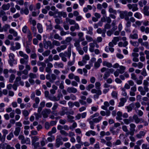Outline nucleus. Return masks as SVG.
I'll return each instance as SVG.
<instances>
[{
  "label": "nucleus",
  "instance_id": "f257e3e1",
  "mask_svg": "<svg viewBox=\"0 0 149 149\" xmlns=\"http://www.w3.org/2000/svg\"><path fill=\"white\" fill-rule=\"evenodd\" d=\"M133 13L131 11L128 12L126 10L121 11L120 13V17L122 19H124L125 20H129V17H132Z\"/></svg>",
  "mask_w": 149,
  "mask_h": 149
},
{
  "label": "nucleus",
  "instance_id": "f03ea898",
  "mask_svg": "<svg viewBox=\"0 0 149 149\" xmlns=\"http://www.w3.org/2000/svg\"><path fill=\"white\" fill-rule=\"evenodd\" d=\"M19 53L20 56L23 58L20 59V63L21 64L27 63L29 60V56L22 51H19Z\"/></svg>",
  "mask_w": 149,
  "mask_h": 149
},
{
  "label": "nucleus",
  "instance_id": "7ed1b4c3",
  "mask_svg": "<svg viewBox=\"0 0 149 149\" xmlns=\"http://www.w3.org/2000/svg\"><path fill=\"white\" fill-rule=\"evenodd\" d=\"M43 45L44 47L46 49L49 48L50 49L53 48L52 42L50 41H44Z\"/></svg>",
  "mask_w": 149,
  "mask_h": 149
},
{
  "label": "nucleus",
  "instance_id": "20e7f679",
  "mask_svg": "<svg viewBox=\"0 0 149 149\" xmlns=\"http://www.w3.org/2000/svg\"><path fill=\"white\" fill-rule=\"evenodd\" d=\"M63 143L62 141V138L60 137H57L56 140L55 146L56 148H59L60 145L63 144Z\"/></svg>",
  "mask_w": 149,
  "mask_h": 149
},
{
  "label": "nucleus",
  "instance_id": "39448f33",
  "mask_svg": "<svg viewBox=\"0 0 149 149\" xmlns=\"http://www.w3.org/2000/svg\"><path fill=\"white\" fill-rule=\"evenodd\" d=\"M51 112L50 109H44L42 112V114L44 118H47Z\"/></svg>",
  "mask_w": 149,
  "mask_h": 149
},
{
  "label": "nucleus",
  "instance_id": "423d86ee",
  "mask_svg": "<svg viewBox=\"0 0 149 149\" xmlns=\"http://www.w3.org/2000/svg\"><path fill=\"white\" fill-rule=\"evenodd\" d=\"M120 102L118 103V107H120L123 106L125 102L127 101L126 99L125 98H121L120 99Z\"/></svg>",
  "mask_w": 149,
  "mask_h": 149
},
{
  "label": "nucleus",
  "instance_id": "0eeeda50",
  "mask_svg": "<svg viewBox=\"0 0 149 149\" xmlns=\"http://www.w3.org/2000/svg\"><path fill=\"white\" fill-rule=\"evenodd\" d=\"M45 101H43L41 102L40 104V106L38 107V112H41L42 111V108L45 107Z\"/></svg>",
  "mask_w": 149,
  "mask_h": 149
},
{
  "label": "nucleus",
  "instance_id": "6e6552de",
  "mask_svg": "<svg viewBox=\"0 0 149 149\" xmlns=\"http://www.w3.org/2000/svg\"><path fill=\"white\" fill-rule=\"evenodd\" d=\"M100 114L102 116H106L107 117L109 116L111 114V112L108 110H106V111H100Z\"/></svg>",
  "mask_w": 149,
  "mask_h": 149
},
{
  "label": "nucleus",
  "instance_id": "1a4fd4ad",
  "mask_svg": "<svg viewBox=\"0 0 149 149\" xmlns=\"http://www.w3.org/2000/svg\"><path fill=\"white\" fill-rule=\"evenodd\" d=\"M91 92L92 93L101 95L102 92L100 89L93 88L91 90Z\"/></svg>",
  "mask_w": 149,
  "mask_h": 149
},
{
  "label": "nucleus",
  "instance_id": "9d476101",
  "mask_svg": "<svg viewBox=\"0 0 149 149\" xmlns=\"http://www.w3.org/2000/svg\"><path fill=\"white\" fill-rule=\"evenodd\" d=\"M134 106V103H132L130 104L129 105L125 106V108L127 109V111L128 112H130L132 111Z\"/></svg>",
  "mask_w": 149,
  "mask_h": 149
},
{
  "label": "nucleus",
  "instance_id": "9b49d317",
  "mask_svg": "<svg viewBox=\"0 0 149 149\" xmlns=\"http://www.w3.org/2000/svg\"><path fill=\"white\" fill-rule=\"evenodd\" d=\"M67 91L69 93H75L77 91L76 88L73 87H69L67 89Z\"/></svg>",
  "mask_w": 149,
  "mask_h": 149
},
{
  "label": "nucleus",
  "instance_id": "f8f14e48",
  "mask_svg": "<svg viewBox=\"0 0 149 149\" xmlns=\"http://www.w3.org/2000/svg\"><path fill=\"white\" fill-rule=\"evenodd\" d=\"M133 118L134 120L135 123L136 124H138L141 122L142 120V118H139L138 116L136 114L133 116Z\"/></svg>",
  "mask_w": 149,
  "mask_h": 149
},
{
  "label": "nucleus",
  "instance_id": "ddd939ff",
  "mask_svg": "<svg viewBox=\"0 0 149 149\" xmlns=\"http://www.w3.org/2000/svg\"><path fill=\"white\" fill-rule=\"evenodd\" d=\"M102 60L100 58L98 59L97 62L95 63L94 67L95 68L97 69L100 66V64L102 62Z\"/></svg>",
  "mask_w": 149,
  "mask_h": 149
},
{
  "label": "nucleus",
  "instance_id": "4468645a",
  "mask_svg": "<svg viewBox=\"0 0 149 149\" xmlns=\"http://www.w3.org/2000/svg\"><path fill=\"white\" fill-rule=\"evenodd\" d=\"M109 102L107 101H105L104 102V105L101 107V108L104 110H107L108 107L109 106Z\"/></svg>",
  "mask_w": 149,
  "mask_h": 149
},
{
  "label": "nucleus",
  "instance_id": "2eb2a0df",
  "mask_svg": "<svg viewBox=\"0 0 149 149\" xmlns=\"http://www.w3.org/2000/svg\"><path fill=\"white\" fill-rule=\"evenodd\" d=\"M89 51L91 52H94L95 47V41L93 40V43H90L89 44Z\"/></svg>",
  "mask_w": 149,
  "mask_h": 149
},
{
  "label": "nucleus",
  "instance_id": "dca6fc26",
  "mask_svg": "<svg viewBox=\"0 0 149 149\" xmlns=\"http://www.w3.org/2000/svg\"><path fill=\"white\" fill-rule=\"evenodd\" d=\"M29 11L28 8H22L21 9L20 11V13L22 14H24L26 15H27L29 13Z\"/></svg>",
  "mask_w": 149,
  "mask_h": 149
},
{
  "label": "nucleus",
  "instance_id": "f3484780",
  "mask_svg": "<svg viewBox=\"0 0 149 149\" xmlns=\"http://www.w3.org/2000/svg\"><path fill=\"white\" fill-rule=\"evenodd\" d=\"M67 46L66 45H63L56 48V50L58 52H60L62 50H63L67 48Z\"/></svg>",
  "mask_w": 149,
  "mask_h": 149
},
{
  "label": "nucleus",
  "instance_id": "a211bd4d",
  "mask_svg": "<svg viewBox=\"0 0 149 149\" xmlns=\"http://www.w3.org/2000/svg\"><path fill=\"white\" fill-rule=\"evenodd\" d=\"M124 123L126 125H128L131 122H133V120L131 117H129V119H124L123 120Z\"/></svg>",
  "mask_w": 149,
  "mask_h": 149
},
{
  "label": "nucleus",
  "instance_id": "6ab92c4d",
  "mask_svg": "<svg viewBox=\"0 0 149 149\" xmlns=\"http://www.w3.org/2000/svg\"><path fill=\"white\" fill-rule=\"evenodd\" d=\"M22 144H24L26 143V144H31V141L30 139L29 138H27L26 139L25 138L21 141Z\"/></svg>",
  "mask_w": 149,
  "mask_h": 149
},
{
  "label": "nucleus",
  "instance_id": "aec40b11",
  "mask_svg": "<svg viewBox=\"0 0 149 149\" xmlns=\"http://www.w3.org/2000/svg\"><path fill=\"white\" fill-rule=\"evenodd\" d=\"M10 7V4L9 3H8L6 4H3L1 7L2 9L3 10H8Z\"/></svg>",
  "mask_w": 149,
  "mask_h": 149
},
{
  "label": "nucleus",
  "instance_id": "412c9836",
  "mask_svg": "<svg viewBox=\"0 0 149 149\" xmlns=\"http://www.w3.org/2000/svg\"><path fill=\"white\" fill-rule=\"evenodd\" d=\"M54 66L56 68L57 67L63 68L64 67L63 64L61 62L58 63L56 62L54 64Z\"/></svg>",
  "mask_w": 149,
  "mask_h": 149
},
{
  "label": "nucleus",
  "instance_id": "4be33fe9",
  "mask_svg": "<svg viewBox=\"0 0 149 149\" xmlns=\"http://www.w3.org/2000/svg\"><path fill=\"white\" fill-rule=\"evenodd\" d=\"M63 54H65V57H67L70 58L71 55V49L70 47L68 48L67 52H65Z\"/></svg>",
  "mask_w": 149,
  "mask_h": 149
},
{
  "label": "nucleus",
  "instance_id": "5701e85b",
  "mask_svg": "<svg viewBox=\"0 0 149 149\" xmlns=\"http://www.w3.org/2000/svg\"><path fill=\"white\" fill-rule=\"evenodd\" d=\"M2 149H14V148L11 147L9 145L7 144L6 143H4L3 144V146L2 147Z\"/></svg>",
  "mask_w": 149,
  "mask_h": 149
},
{
  "label": "nucleus",
  "instance_id": "b1692460",
  "mask_svg": "<svg viewBox=\"0 0 149 149\" xmlns=\"http://www.w3.org/2000/svg\"><path fill=\"white\" fill-rule=\"evenodd\" d=\"M96 133L95 132L90 130L87 132L86 133V135L87 136H89L91 135H92L93 136H95L96 135Z\"/></svg>",
  "mask_w": 149,
  "mask_h": 149
},
{
  "label": "nucleus",
  "instance_id": "393cba45",
  "mask_svg": "<svg viewBox=\"0 0 149 149\" xmlns=\"http://www.w3.org/2000/svg\"><path fill=\"white\" fill-rule=\"evenodd\" d=\"M119 69H118L120 72V74H122L124 73L126 69V67L123 65H120L119 66Z\"/></svg>",
  "mask_w": 149,
  "mask_h": 149
},
{
  "label": "nucleus",
  "instance_id": "a878e982",
  "mask_svg": "<svg viewBox=\"0 0 149 149\" xmlns=\"http://www.w3.org/2000/svg\"><path fill=\"white\" fill-rule=\"evenodd\" d=\"M102 64L104 66H106L109 68H110L112 67V65L111 63L106 61L103 62Z\"/></svg>",
  "mask_w": 149,
  "mask_h": 149
},
{
  "label": "nucleus",
  "instance_id": "bb28decb",
  "mask_svg": "<svg viewBox=\"0 0 149 149\" xmlns=\"http://www.w3.org/2000/svg\"><path fill=\"white\" fill-rule=\"evenodd\" d=\"M37 27L39 33H41L42 32V26L41 24L38 23L37 24Z\"/></svg>",
  "mask_w": 149,
  "mask_h": 149
},
{
  "label": "nucleus",
  "instance_id": "cd10ccee",
  "mask_svg": "<svg viewBox=\"0 0 149 149\" xmlns=\"http://www.w3.org/2000/svg\"><path fill=\"white\" fill-rule=\"evenodd\" d=\"M27 38L28 39L29 42H31L32 40L33 36L32 33L30 31H29V32L27 33Z\"/></svg>",
  "mask_w": 149,
  "mask_h": 149
},
{
  "label": "nucleus",
  "instance_id": "c85d7f7f",
  "mask_svg": "<svg viewBox=\"0 0 149 149\" xmlns=\"http://www.w3.org/2000/svg\"><path fill=\"white\" fill-rule=\"evenodd\" d=\"M102 116H100L97 118H93V120L95 123H98L102 120Z\"/></svg>",
  "mask_w": 149,
  "mask_h": 149
},
{
  "label": "nucleus",
  "instance_id": "c756f323",
  "mask_svg": "<svg viewBox=\"0 0 149 149\" xmlns=\"http://www.w3.org/2000/svg\"><path fill=\"white\" fill-rule=\"evenodd\" d=\"M138 90L141 94L142 95H145V92L144 91L143 88L141 86H139L138 88Z\"/></svg>",
  "mask_w": 149,
  "mask_h": 149
},
{
  "label": "nucleus",
  "instance_id": "7c9ffc66",
  "mask_svg": "<svg viewBox=\"0 0 149 149\" xmlns=\"http://www.w3.org/2000/svg\"><path fill=\"white\" fill-rule=\"evenodd\" d=\"M52 44L53 47L54 48L55 46H60L61 45L60 42L56 40H54L52 42Z\"/></svg>",
  "mask_w": 149,
  "mask_h": 149
},
{
  "label": "nucleus",
  "instance_id": "2f4dec72",
  "mask_svg": "<svg viewBox=\"0 0 149 149\" xmlns=\"http://www.w3.org/2000/svg\"><path fill=\"white\" fill-rule=\"evenodd\" d=\"M9 32L10 34H13L14 37H16L17 36V32L15 31L14 29H10Z\"/></svg>",
  "mask_w": 149,
  "mask_h": 149
},
{
  "label": "nucleus",
  "instance_id": "473e14b6",
  "mask_svg": "<svg viewBox=\"0 0 149 149\" xmlns=\"http://www.w3.org/2000/svg\"><path fill=\"white\" fill-rule=\"evenodd\" d=\"M68 121L70 123H73L74 122V120H73L74 118V116L70 115H68L67 116Z\"/></svg>",
  "mask_w": 149,
  "mask_h": 149
},
{
  "label": "nucleus",
  "instance_id": "72a5a7b5",
  "mask_svg": "<svg viewBox=\"0 0 149 149\" xmlns=\"http://www.w3.org/2000/svg\"><path fill=\"white\" fill-rule=\"evenodd\" d=\"M10 28V26L8 24H5L4 26L2 28L1 30H2V32L4 31L5 32H6L7 31L8 29Z\"/></svg>",
  "mask_w": 149,
  "mask_h": 149
},
{
  "label": "nucleus",
  "instance_id": "f704fd0d",
  "mask_svg": "<svg viewBox=\"0 0 149 149\" xmlns=\"http://www.w3.org/2000/svg\"><path fill=\"white\" fill-rule=\"evenodd\" d=\"M58 15L59 17H66L67 15L65 12L63 11L59 12L58 13Z\"/></svg>",
  "mask_w": 149,
  "mask_h": 149
},
{
  "label": "nucleus",
  "instance_id": "c9c22d12",
  "mask_svg": "<svg viewBox=\"0 0 149 149\" xmlns=\"http://www.w3.org/2000/svg\"><path fill=\"white\" fill-rule=\"evenodd\" d=\"M105 50L107 52H109V51L111 52H113L114 51V49L113 48L110 47L109 46H107L105 48Z\"/></svg>",
  "mask_w": 149,
  "mask_h": 149
},
{
  "label": "nucleus",
  "instance_id": "e433bc0d",
  "mask_svg": "<svg viewBox=\"0 0 149 149\" xmlns=\"http://www.w3.org/2000/svg\"><path fill=\"white\" fill-rule=\"evenodd\" d=\"M59 56L61 58L62 61L66 62L67 61V59L65 56V54L63 53H61L59 54Z\"/></svg>",
  "mask_w": 149,
  "mask_h": 149
},
{
  "label": "nucleus",
  "instance_id": "4c0bfd02",
  "mask_svg": "<svg viewBox=\"0 0 149 149\" xmlns=\"http://www.w3.org/2000/svg\"><path fill=\"white\" fill-rule=\"evenodd\" d=\"M120 38V37H114L113 39L112 40V41L113 42L115 45H116L117 44V42L119 41Z\"/></svg>",
  "mask_w": 149,
  "mask_h": 149
},
{
  "label": "nucleus",
  "instance_id": "58836bf2",
  "mask_svg": "<svg viewBox=\"0 0 149 149\" xmlns=\"http://www.w3.org/2000/svg\"><path fill=\"white\" fill-rule=\"evenodd\" d=\"M109 12L111 13H113L115 15L117 14V11L116 10H114L110 6L109 7Z\"/></svg>",
  "mask_w": 149,
  "mask_h": 149
},
{
  "label": "nucleus",
  "instance_id": "ea45409f",
  "mask_svg": "<svg viewBox=\"0 0 149 149\" xmlns=\"http://www.w3.org/2000/svg\"><path fill=\"white\" fill-rule=\"evenodd\" d=\"M62 110L60 111L59 113L60 115L61 116H64L65 114V111L67 110V107H63L62 108Z\"/></svg>",
  "mask_w": 149,
  "mask_h": 149
},
{
  "label": "nucleus",
  "instance_id": "a19ab883",
  "mask_svg": "<svg viewBox=\"0 0 149 149\" xmlns=\"http://www.w3.org/2000/svg\"><path fill=\"white\" fill-rule=\"evenodd\" d=\"M20 128L19 127H16L14 133L15 135L16 136H18L20 131Z\"/></svg>",
  "mask_w": 149,
  "mask_h": 149
},
{
  "label": "nucleus",
  "instance_id": "79ce46f5",
  "mask_svg": "<svg viewBox=\"0 0 149 149\" xmlns=\"http://www.w3.org/2000/svg\"><path fill=\"white\" fill-rule=\"evenodd\" d=\"M22 32L25 33H27L29 32V31H30L28 27L26 26H25L22 29Z\"/></svg>",
  "mask_w": 149,
  "mask_h": 149
},
{
  "label": "nucleus",
  "instance_id": "37998d69",
  "mask_svg": "<svg viewBox=\"0 0 149 149\" xmlns=\"http://www.w3.org/2000/svg\"><path fill=\"white\" fill-rule=\"evenodd\" d=\"M51 80H50V82L52 83L56 79V76L54 74H51Z\"/></svg>",
  "mask_w": 149,
  "mask_h": 149
},
{
  "label": "nucleus",
  "instance_id": "c03bdc74",
  "mask_svg": "<svg viewBox=\"0 0 149 149\" xmlns=\"http://www.w3.org/2000/svg\"><path fill=\"white\" fill-rule=\"evenodd\" d=\"M134 105L135 106L134 108V109L136 111L138 110V109L140 107L141 105L139 102H136L135 103Z\"/></svg>",
  "mask_w": 149,
  "mask_h": 149
},
{
  "label": "nucleus",
  "instance_id": "a18cd8bd",
  "mask_svg": "<svg viewBox=\"0 0 149 149\" xmlns=\"http://www.w3.org/2000/svg\"><path fill=\"white\" fill-rule=\"evenodd\" d=\"M134 16L136 18L139 19H141L142 17V15L139 12H136L134 15Z\"/></svg>",
  "mask_w": 149,
  "mask_h": 149
},
{
  "label": "nucleus",
  "instance_id": "49530a36",
  "mask_svg": "<svg viewBox=\"0 0 149 149\" xmlns=\"http://www.w3.org/2000/svg\"><path fill=\"white\" fill-rule=\"evenodd\" d=\"M66 20L67 22H69L70 24V25L74 24L76 23L75 20L73 19H70L68 18H66Z\"/></svg>",
  "mask_w": 149,
  "mask_h": 149
},
{
  "label": "nucleus",
  "instance_id": "de8ad7c7",
  "mask_svg": "<svg viewBox=\"0 0 149 149\" xmlns=\"http://www.w3.org/2000/svg\"><path fill=\"white\" fill-rule=\"evenodd\" d=\"M130 131H135V128L136 127V126L134 124L132 123H131L130 125Z\"/></svg>",
  "mask_w": 149,
  "mask_h": 149
},
{
  "label": "nucleus",
  "instance_id": "09e8293b",
  "mask_svg": "<svg viewBox=\"0 0 149 149\" xmlns=\"http://www.w3.org/2000/svg\"><path fill=\"white\" fill-rule=\"evenodd\" d=\"M130 37L132 39H137L138 38V35L137 33L130 34Z\"/></svg>",
  "mask_w": 149,
  "mask_h": 149
},
{
  "label": "nucleus",
  "instance_id": "8fccbe9b",
  "mask_svg": "<svg viewBox=\"0 0 149 149\" xmlns=\"http://www.w3.org/2000/svg\"><path fill=\"white\" fill-rule=\"evenodd\" d=\"M110 76V72L109 71L106 72L103 76V78L104 79H107Z\"/></svg>",
  "mask_w": 149,
  "mask_h": 149
},
{
  "label": "nucleus",
  "instance_id": "3c124183",
  "mask_svg": "<svg viewBox=\"0 0 149 149\" xmlns=\"http://www.w3.org/2000/svg\"><path fill=\"white\" fill-rule=\"evenodd\" d=\"M132 10L133 12H134L138 10L139 8H138L137 4H132Z\"/></svg>",
  "mask_w": 149,
  "mask_h": 149
},
{
  "label": "nucleus",
  "instance_id": "603ef678",
  "mask_svg": "<svg viewBox=\"0 0 149 149\" xmlns=\"http://www.w3.org/2000/svg\"><path fill=\"white\" fill-rule=\"evenodd\" d=\"M50 52L49 50H47L42 53V55L44 56H47L50 54Z\"/></svg>",
  "mask_w": 149,
  "mask_h": 149
},
{
  "label": "nucleus",
  "instance_id": "864d4df0",
  "mask_svg": "<svg viewBox=\"0 0 149 149\" xmlns=\"http://www.w3.org/2000/svg\"><path fill=\"white\" fill-rule=\"evenodd\" d=\"M15 78V76L13 74H11L10 77L9 82L10 83H13Z\"/></svg>",
  "mask_w": 149,
  "mask_h": 149
},
{
  "label": "nucleus",
  "instance_id": "5fc2aeb1",
  "mask_svg": "<svg viewBox=\"0 0 149 149\" xmlns=\"http://www.w3.org/2000/svg\"><path fill=\"white\" fill-rule=\"evenodd\" d=\"M29 78L32 79L36 78L37 77L36 74L32 72H31L29 74Z\"/></svg>",
  "mask_w": 149,
  "mask_h": 149
},
{
  "label": "nucleus",
  "instance_id": "6e6d98bb",
  "mask_svg": "<svg viewBox=\"0 0 149 149\" xmlns=\"http://www.w3.org/2000/svg\"><path fill=\"white\" fill-rule=\"evenodd\" d=\"M90 59V57L88 55L86 54L83 57L82 60L84 61H86Z\"/></svg>",
  "mask_w": 149,
  "mask_h": 149
},
{
  "label": "nucleus",
  "instance_id": "4d7b16f0",
  "mask_svg": "<svg viewBox=\"0 0 149 149\" xmlns=\"http://www.w3.org/2000/svg\"><path fill=\"white\" fill-rule=\"evenodd\" d=\"M38 140V138L37 136H35L32 138V144H33Z\"/></svg>",
  "mask_w": 149,
  "mask_h": 149
},
{
  "label": "nucleus",
  "instance_id": "13d9d810",
  "mask_svg": "<svg viewBox=\"0 0 149 149\" xmlns=\"http://www.w3.org/2000/svg\"><path fill=\"white\" fill-rule=\"evenodd\" d=\"M74 46L76 47V49L81 47H80L79 42L78 41H76L74 44Z\"/></svg>",
  "mask_w": 149,
  "mask_h": 149
},
{
  "label": "nucleus",
  "instance_id": "bf43d9fd",
  "mask_svg": "<svg viewBox=\"0 0 149 149\" xmlns=\"http://www.w3.org/2000/svg\"><path fill=\"white\" fill-rule=\"evenodd\" d=\"M96 59L94 57H93L91 58V59L89 61V63H90L91 65L93 66V63L96 62Z\"/></svg>",
  "mask_w": 149,
  "mask_h": 149
},
{
  "label": "nucleus",
  "instance_id": "052dcab7",
  "mask_svg": "<svg viewBox=\"0 0 149 149\" xmlns=\"http://www.w3.org/2000/svg\"><path fill=\"white\" fill-rule=\"evenodd\" d=\"M94 87V85L93 84H90L88 85L86 88V89L88 91H90L91 89L93 88Z\"/></svg>",
  "mask_w": 149,
  "mask_h": 149
},
{
  "label": "nucleus",
  "instance_id": "680f3d73",
  "mask_svg": "<svg viewBox=\"0 0 149 149\" xmlns=\"http://www.w3.org/2000/svg\"><path fill=\"white\" fill-rule=\"evenodd\" d=\"M9 57L10 60L12 61H14L15 56L13 53H10L9 55Z\"/></svg>",
  "mask_w": 149,
  "mask_h": 149
},
{
  "label": "nucleus",
  "instance_id": "e2e57ef3",
  "mask_svg": "<svg viewBox=\"0 0 149 149\" xmlns=\"http://www.w3.org/2000/svg\"><path fill=\"white\" fill-rule=\"evenodd\" d=\"M23 115L25 116H27L29 114V112L28 111L26 110H24L22 111Z\"/></svg>",
  "mask_w": 149,
  "mask_h": 149
},
{
  "label": "nucleus",
  "instance_id": "0e129e2a",
  "mask_svg": "<svg viewBox=\"0 0 149 149\" xmlns=\"http://www.w3.org/2000/svg\"><path fill=\"white\" fill-rule=\"evenodd\" d=\"M111 95L113 97L117 99L118 98L117 92L115 91H113L111 93Z\"/></svg>",
  "mask_w": 149,
  "mask_h": 149
},
{
  "label": "nucleus",
  "instance_id": "69168bd1",
  "mask_svg": "<svg viewBox=\"0 0 149 149\" xmlns=\"http://www.w3.org/2000/svg\"><path fill=\"white\" fill-rule=\"evenodd\" d=\"M14 135L13 133L12 132H10L9 134L7 136V139L8 140H10L11 139V138L13 137Z\"/></svg>",
  "mask_w": 149,
  "mask_h": 149
},
{
  "label": "nucleus",
  "instance_id": "338daca9",
  "mask_svg": "<svg viewBox=\"0 0 149 149\" xmlns=\"http://www.w3.org/2000/svg\"><path fill=\"white\" fill-rule=\"evenodd\" d=\"M54 38L56 39H57L59 40H61L62 39V38L58 34H55L54 35Z\"/></svg>",
  "mask_w": 149,
  "mask_h": 149
},
{
  "label": "nucleus",
  "instance_id": "774afa93",
  "mask_svg": "<svg viewBox=\"0 0 149 149\" xmlns=\"http://www.w3.org/2000/svg\"><path fill=\"white\" fill-rule=\"evenodd\" d=\"M131 79L134 80H136L137 79L136 75L134 73H132L131 74Z\"/></svg>",
  "mask_w": 149,
  "mask_h": 149
}]
</instances>
